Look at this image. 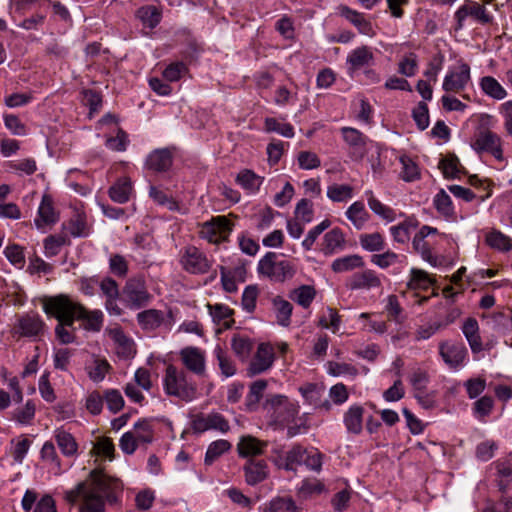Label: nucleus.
I'll return each mask as SVG.
<instances>
[{"label":"nucleus","mask_w":512,"mask_h":512,"mask_svg":"<svg viewBox=\"0 0 512 512\" xmlns=\"http://www.w3.org/2000/svg\"><path fill=\"white\" fill-rule=\"evenodd\" d=\"M122 491L120 479L108 475L101 468H95L84 481L66 491L64 499L71 505L81 500L79 512H105L106 503H116Z\"/></svg>","instance_id":"obj_1"},{"label":"nucleus","mask_w":512,"mask_h":512,"mask_svg":"<svg viewBox=\"0 0 512 512\" xmlns=\"http://www.w3.org/2000/svg\"><path fill=\"white\" fill-rule=\"evenodd\" d=\"M164 391L169 396H174L182 401L190 402L196 398L197 385L183 369L173 364L166 367L163 377Z\"/></svg>","instance_id":"obj_2"},{"label":"nucleus","mask_w":512,"mask_h":512,"mask_svg":"<svg viewBox=\"0 0 512 512\" xmlns=\"http://www.w3.org/2000/svg\"><path fill=\"white\" fill-rule=\"evenodd\" d=\"M258 273L273 282L283 283L291 279L295 273V266L287 260H278L275 252H267L258 263Z\"/></svg>","instance_id":"obj_3"},{"label":"nucleus","mask_w":512,"mask_h":512,"mask_svg":"<svg viewBox=\"0 0 512 512\" xmlns=\"http://www.w3.org/2000/svg\"><path fill=\"white\" fill-rule=\"evenodd\" d=\"M79 304V301L74 300L67 294L45 296L42 299L44 312L57 321L74 322V315L77 313Z\"/></svg>","instance_id":"obj_4"},{"label":"nucleus","mask_w":512,"mask_h":512,"mask_svg":"<svg viewBox=\"0 0 512 512\" xmlns=\"http://www.w3.org/2000/svg\"><path fill=\"white\" fill-rule=\"evenodd\" d=\"M234 224L227 216L219 215L201 224L199 236L211 244H219L228 240Z\"/></svg>","instance_id":"obj_5"},{"label":"nucleus","mask_w":512,"mask_h":512,"mask_svg":"<svg viewBox=\"0 0 512 512\" xmlns=\"http://www.w3.org/2000/svg\"><path fill=\"white\" fill-rule=\"evenodd\" d=\"M264 408L271 412L275 422L281 425H288L295 421L299 413V406L290 402L286 396L273 395L266 399Z\"/></svg>","instance_id":"obj_6"},{"label":"nucleus","mask_w":512,"mask_h":512,"mask_svg":"<svg viewBox=\"0 0 512 512\" xmlns=\"http://www.w3.org/2000/svg\"><path fill=\"white\" fill-rule=\"evenodd\" d=\"M47 325L36 312H29L17 317L12 334L19 337L40 339L44 336Z\"/></svg>","instance_id":"obj_7"},{"label":"nucleus","mask_w":512,"mask_h":512,"mask_svg":"<svg viewBox=\"0 0 512 512\" xmlns=\"http://www.w3.org/2000/svg\"><path fill=\"white\" fill-rule=\"evenodd\" d=\"M191 428L195 433H204L208 430L219 431L223 434L229 432V421L219 412L198 413L191 419Z\"/></svg>","instance_id":"obj_8"},{"label":"nucleus","mask_w":512,"mask_h":512,"mask_svg":"<svg viewBox=\"0 0 512 512\" xmlns=\"http://www.w3.org/2000/svg\"><path fill=\"white\" fill-rule=\"evenodd\" d=\"M471 146L478 153L487 152L497 160H503L502 140L498 134L487 128L475 134Z\"/></svg>","instance_id":"obj_9"},{"label":"nucleus","mask_w":512,"mask_h":512,"mask_svg":"<svg viewBox=\"0 0 512 512\" xmlns=\"http://www.w3.org/2000/svg\"><path fill=\"white\" fill-rule=\"evenodd\" d=\"M181 265L191 274H205L211 268V262L206 255L195 246L186 247L181 255Z\"/></svg>","instance_id":"obj_10"},{"label":"nucleus","mask_w":512,"mask_h":512,"mask_svg":"<svg viewBox=\"0 0 512 512\" xmlns=\"http://www.w3.org/2000/svg\"><path fill=\"white\" fill-rule=\"evenodd\" d=\"M275 360L274 348L269 343H260L246 369L249 377L262 374L269 370Z\"/></svg>","instance_id":"obj_11"},{"label":"nucleus","mask_w":512,"mask_h":512,"mask_svg":"<svg viewBox=\"0 0 512 512\" xmlns=\"http://www.w3.org/2000/svg\"><path fill=\"white\" fill-rule=\"evenodd\" d=\"M341 134L349 147V157L353 161H361L367 154L368 137L356 128L342 127Z\"/></svg>","instance_id":"obj_12"},{"label":"nucleus","mask_w":512,"mask_h":512,"mask_svg":"<svg viewBox=\"0 0 512 512\" xmlns=\"http://www.w3.org/2000/svg\"><path fill=\"white\" fill-rule=\"evenodd\" d=\"M470 79V66L459 61L458 66L449 70L444 77L442 88L446 92L459 93L466 88Z\"/></svg>","instance_id":"obj_13"},{"label":"nucleus","mask_w":512,"mask_h":512,"mask_svg":"<svg viewBox=\"0 0 512 512\" xmlns=\"http://www.w3.org/2000/svg\"><path fill=\"white\" fill-rule=\"evenodd\" d=\"M274 453L276 457L273 462L279 469L296 472L297 468L303 464L306 448L300 444H294L287 452L274 450Z\"/></svg>","instance_id":"obj_14"},{"label":"nucleus","mask_w":512,"mask_h":512,"mask_svg":"<svg viewBox=\"0 0 512 512\" xmlns=\"http://www.w3.org/2000/svg\"><path fill=\"white\" fill-rule=\"evenodd\" d=\"M470 16L481 24H488L492 21V17L487 13L485 7L474 1H466L455 12L456 30H460L464 26L465 19Z\"/></svg>","instance_id":"obj_15"},{"label":"nucleus","mask_w":512,"mask_h":512,"mask_svg":"<svg viewBox=\"0 0 512 512\" xmlns=\"http://www.w3.org/2000/svg\"><path fill=\"white\" fill-rule=\"evenodd\" d=\"M124 293L132 309H139L147 305L151 299V295L146 289L145 282L141 278L129 279L125 285Z\"/></svg>","instance_id":"obj_16"},{"label":"nucleus","mask_w":512,"mask_h":512,"mask_svg":"<svg viewBox=\"0 0 512 512\" xmlns=\"http://www.w3.org/2000/svg\"><path fill=\"white\" fill-rule=\"evenodd\" d=\"M180 359L184 367L193 374L204 377L206 375L205 353L198 347H185L180 351Z\"/></svg>","instance_id":"obj_17"},{"label":"nucleus","mask_w":512,"mask_h":512,"mask_svg":"<svg viewBox=\"0 0 512 512\" xmlns=\"http://www.w3.org/2000/svg\"><path fill=\"white\" fill-rule=\"evenodd\" d=\"M439 354L452 369L460 367L467 356V349L461 342L443 341L439 344Z\"/></svg>","instance_id":"obj_18"},{"label":"nucleus","mask_w":512,"mask_h":512,"mask_svg":"<svg viewBox=\"0 0 512 512\" xmlns=\"http://www.w3.org/2000/svg\"><path fill=\"white\" fill-rule=\"evenodd\" d=\"M81 322V327L87 331L99 332L103 325V313L100 310H89L79 304L74 322Z\"/></svg>","instance_id":"obj_19"},{"label":"nucleus","mask_w":512,"mask_h":512,"mask_svg":"<svg viewBox=\"0 0 512 512\" xmlns=\"http://www.w3.org/2000/svg\"><path fill=\"white\" fill-rule=\"evenodd\" d=\"M374 63V53L371 47L363 45L352 50L347 57L349 73H354Z\"/></svg>","instance_id":"obj_20"},{"label":"nucleus","mask_w":512,"mask_h":512,"mask_svg":"<svg viewBox=\"0 0 512 512\" xmlns=\"http://www.w3.org/2000/svg\"><path fill=\"white\" fill-rule=\"evenodd\" d=\"M245 481L250 486H255L269 476V468L265 460L249 459L244 467Z\"/></svg>","instance_id":"obj_21"},{"label":"nucleus","mask_w":512,"mask_h":512,"mask_svg":"<svg viewBox=\"0 0 512 512\" xmlns=\"http://www.w3.org/2000/svg\"><path fill=\"white\" fill-rule=\"evenodd\" d=\"M338 9L340 15L354 25L359 33L369 37H373L375 35L371 22L364 17L363 13L351 9L346 5H340Z\"/></svg>","instance_id":"obj_22"},{"label":"nucleus","mask_w":512,"mask_h":512,"mask_svg":"<svg viewBox=\"0 0 512 512\" xmlns=\"http://www.w3.org/2000/svg\"><path fill=\"white\" fill-rule=\"evenodd\" d=\"M381 285V279L378 277L376 272L371 269L354 273L347 284L348 288L351 290H369L372 288H378Z\"/></svg>","instance_id":"obj_23"},{"label":"nucleus","mask_w":512,"mask_h":512,"mask_svg":"<svg viewBox=\"0 0 512 512\" xmlns=\"http://www.w3.org/2000/svg\"><path fill=\"white\" fill-rule=\"evenodd\" d=\"M173 164V154L169 148L155 149L152 151L145 162L147 169L154 172H166Z\"/></svg>","instance_id":"obj_24"},{"label":"nucleus","mask_w":512,"mask_h":512,"mask_svg":"<svg viewBox=\"0 0 512 512\" xmlns=\"http://www.w3.org/2000/svg\"><path fill=\"white\" fill-rule=\"evenodd\" d=\"M400 216L404 217V220L391 226L389 230L395 242L405 244L410 240L411 232L419 226V221L414 215L406 216L400 213Z\"/></svg>","instance_id":"obj_25"},{"label":"nucleus","mask_w":512,"mask_h":512,"mask_svg":"<svg viewBox=\"0 0 512 512\" xmlns=\"http://www.w3.org/2000/svg\"><path fill=\"white\" fill-rule=\"evenodd\" d=\"M268 443L261 441L258 438L246 435L242 436L237 444V451L240 457L247 458L259 456L264 453Z\"/></svg>","instance_id":"obj_26"},{"label":"nucleus","mask_w":512,"mask_h":512,"mask_svg":"<svg viewBox=\"0 0 512 512\" xmlns=\"http://www.w3.org/2000/svg\"><path fill=\"white\" fill-rule=\"evenodd\" d=\"M136 319L142 330L152 332L163 324L165 317L161 310L147 309L139 312Z\"/></svg>","instance_id":"obj_27"},{"label":"nucleus","mask_w":512,"mask_h":512,"mask_svg":"<svg viewBox=\"0 0 512 512\" xmlns=\"http://www.w3.org/2000/svg\"><path fill=\"white\" fill-rule=\"evenodd\" d=\"M462 332L473 353H479L483 350L482 339L479 333V324L475 318L469 317L464 321L462 325Z\"/></svg>","instance_id":"obj_28"},{"label":"nucleus","mask_w":512,"mask_h":512,"mask_svg":"<svg viewBox=\"0 0 512 512\" xmlns=\"http://www.w3.org/2000/svg\"><path fill=\"white\" fill-rule=\"evenodd\" d=\"M133 186L130 178H119L108 190L110 199L116 203L123 204L130 200Z\"/></svg>","instance_id":"obj_29"},{"label":"nucleus","mask_w":512,"mask_h":512,"mask_svg":"<svg viewBox=\"0 0 512 512\" xmlns=\"http://www.w3.org/2000/svg\"><path fill=\"white\" fill-rule=\"evenodd\" d=\"M110 334L116 344V353L119 357L129 359L134 356L136 353L134 342L125 335L122 329H113Z\"/></svg>","instance_id":"obj_30"},{"label":"nucleus","mask_w":512,"mask_h":512,"mask_svg":"<svg viewBox=\"0 0 512 512\" xmlns=\"http://www.w3.org/2000/svg\"><path fill=\"white\" fill-rule=\"evenodd\" d=\"M263 181L264 177L257 175L251 169H242L235 178L236 184L250 194L258 192Z\"/></svg>","instance_id":"obj_31"},{"label":"nucleus","mask_w":512,"mask_h":512,"mask_svg":"<svg viewBox=\"0 0 512 512\" xmlns=\"http://www.w3.org/2000/svg\"><path fill=\"white\" fill-rule=\"evenodd\" d=\"M136 18L149 29L158 26L162 19V10L155 5H144L137 9Z\"/></svg>","instance_id":"obj_32"},{"label":"nucleus","mask_w":512,"mask_h":512,"mask_svg":"<svg viewBox=\"0 0 512 512\" xmlns=\"http://www.w3.org/2000/svg\"><path fill=\"white\" fill-rule=\"evenodd\" d=\"M317 290L313 285H301L289 292V298L303 309L310 308L316 298Z\"/></svg>","instance_id":"obj_33"},{"label":"nucleus","mask_w":512,"mask_h":512,"mask_svg":"<svg viewBox=\"0 0 512 512\" xmlns=\"http://www.w3.org/2000/svg\"><path fill=\"white\" fill-rule=\"evenodd\" d=\"M207 308L213 321L217 325H222L226 329L231 328L234 323V319L232 318L234 311L229 306L218 303H208Z\"/></svg>","instance_id":"obj_34"},{"label":"nucleus","mask_w":512,"mask_h":512,"mask_svg":"<svg viewBox=\"0 0 512 512\" xmlns=\"http://www.w3.org/2000/svg\"><path fill=\"white\" fill-rule=\"evenodd\" d=\"M57 220L58 216L54 211L51 197L44 195L38 209V217L35 219V225L41 228L44 225L54 224Z\"/></svg>","instance_id":"obj_35"},{"label":"nucleus","mask_w":512,"mask_h":512,"mask_svg":"<svg viewBox=\"0 0 512 512\" xmlns=\"http://www.w3.org/2000/svg\"><path fill=\"white\" fill-rule=\"evenodd\" d=\"M273 310L276 321L280 326L288 327L291 324L293 305L281 296H276L272 300Z\"/></svg>","instance_id":"obj_36"},{"label":"nucleus","mask_w":512,"mask_h":512,"mask_svg":"<svg viewBox=\"0 0 512 512\" xmlns=\"http://www.w3.org/2000/svg\"><path fill=\"white\" fill-rule=\"evenodd\" d=\"M54 437L61 453L64 456L74 457L77 455L78 443L71 433L63 429H57Z\"/></svg>","instance_id":"obj_37"},{"label":"nucleus","mask_w":512,"mask_h":512,"mask_svg":"<svg viewBox=\"0 0 512 512\" xmlns=\"http://www.w3.org/2000/svg\"><path fill=\"white\" fill-rule=\"evenodd\" d=\"M63 231H66L73 237H87L90 234V228L85 215L77 213L72 216L63 224Z\"/></svg>","instance_id":"obj_38"},{"label":"nucleus","mask_w":512,"mask_h":512,"mask_svg":"<svg viewBox=\"0 0 512 512\" xmlns=\"http://www.w3.org/2000/svg\"><path fill=\"white\" fill-rule=\"evenodd\" d=\"M363 407L359 405L351 406L344 414V424L348 432L360 434L363 428Z\"/></svg>","instance_id":"obj_39"},{"label":"nucleus","mask_w":512,"mask_h":512,"mask_svg":"<svg viewBox=\"0 0 512 512\" xmlns=\"http://www.w3.org/2000/svg\"><path fill=\"white\" fill-rule=\"evenodd\" d=\"M345 238L340 228H334L327 232L323 238V252L326 255L333 254L344 246Z\"/></svg>","instance_id":"obj_40"},{"label":"nucleus","mask_w":512,"mask_h":512,"mask_svg":"<svg viewBox=\"0 0 512 512\" xmlns=\"http://www.w3.org/2000/svg\"><path fill=\"white\" fill-rule=\"evenodd\" d=\"M267 385L268 383L264 379H259L251 383L245 402V405L249 411L256 410L267 388Z\"/></svg>","instance_id":"obj_41"},{"label":"nucleus","mask_w":512,"mask_h":512,"mask_svg":"<svg viewBox=\"0 0 512 512\" xmlns=\"http://www.w3.org/2000/svg\"><path fill=\"white\" fill-rule=\"evenodd\" d=\"M480 88L487 96L502 100L507 96L505 88L492 76H484L480 79Z\"/></svg>","instance_id":"obj_42"},{"label":"nucleus","mask_w":512,"mask_h":512,"mask_svg":"<svg viewBox=\"0 0 512 512\" xmlns=\"http://www.w3.org/2000/svg\"><path fill=\"white\" fill-rule=\"evenodd\" d=\"M485 241L489 247L502 252H508L512 249V239L496 229L487 233Z\"/></svg>","instance_id":"obj_43"},{"label":"nucleus","mask_w":512,"mask_h":512,"mask_svg":"<svg viewBox=\"0 0 512 512\" xmlns=\"http://www.w3.org/2000/svg\"><path fill=\"white\" fill-rule=\"evenodd\" d=\"M364 266L363 258L360 255H348L337 258L332 262L331 268L335 273L351 271Z\"/></svg>","instance_id":"obj_44"},{"label":"nucleus","mask_w":512,"mask_h":512,"mask_svg":"<svg viewBox=\"0 0 512 512\" xmlns=\"http://www.w3.org/2000/svg\"><path fill=\"white\" fill-rule=\"evenodd\" d=\"M366 195L368 196V205L369 208L378 216L386 220L387 222H393L396 219V212L389 206L383 204L380 200H378L372 191H367Z\"/></svg>","instance_id":"obj_45"},{"label":"nucleus","mask_w":512,"mask_h":512,"mask_svg":"<svg viewBox=\"0 0 512 512\" xmlns=\"http://www.w3.org/2000/svg\"><path fill=\"white\" fill-rule=\"evenodd\" d=\"M366 195L368 196V205L369 208L378 216L386 220L387 222H393L396 219V212L389 206L383 204L380 200H378L372 191H367Z\"/></svg>","instance_id":"obj_46"},{"label":"nucleus","mask_w":512,"mask_h":512,"mask_svg":"<svg viewBox=\"0 0 512 512\" xmlns=\"http://www.w3.org/2000/svg\"><path fill=\"white\" fill-rule=\"evenodd\" d=\"M346 216L357 229H361L369 219V214L360 201H356L349 206Z\"/></svg>","instance_id":"obj_47"},{"label":"nucleus","mask_w":512,"mask_h":512,"mask_svg":"<svg viewBox=\"0 0 512 512\" xmlns=\"http://www.w3.org/2000/svg\"><path fill=\"white\" fill-rule=\"evenodd\" d=\"M263 512H302V509L291 497H275Z\"/></svg>","instance_id":"obj_48"},{"label":"nucleus","mask_w":512,"mask_h":512,"mask_svg":"<svg viewBox=\"0 0 512 512\" xmlns=\"http://www.w3.org/2000/svg\"><path fill=\"white\" fill-rule=\"evenodd\" d=\"M214 355L218 361V366L222 375L225 377H231L236 374L237 368L234 361L220 345L215 347Z\"/></svg>","instance_id":"obj_49"},{"label":"nucleus","mask_w":512,"mask_h":512,"mask_svg":"<svg viewBox=\"0 0 512 512\" xmlns=\"http://www.w3.org/2000/svg\"><path fill=\"white\" fill-rule=\"evenodd\" d=\"M130 432L139 444H149L154 438L152 425L147 419H142L135 423L133 430Z\"/></svg>","instance_id":"obj_50"},{"label":"nucleus","mask_w":512,"mask_h":512,"mask_svg":"<svg viewBox=\"0 0 512 512\" xmlns=\"http://www.w3.org/2000/svg\"><path fill=\"white\" fill-rule=\"evenodd\" d=\"M435 280H433L427 272L413 268L411 270V278L408 282V288L411 290H427L433 284Z\"/></svg>","instance_id":"obj_51"},{"label":"nucleus","mask_w":512,"mask_h":512,"mask_svg":"<svg viewBox=\"0 0 512 512\" xmlns=\"http://www.w3.org/2000/svg\"><path fill=\"white\" fill-rule=\"evenodd\" d=\"M231 347L236 356L244 361L250 356L253 342L248 337L237 334L231 339Z\"/></svg>","instance_id":"obj_52"},{"label":"nucleus","mask_w":512,"mask_h":512,"mask_svg":"<svg viewBox=\"0 0 512 512\" xmlns=\"http://www.w3.org/2000/svg\"><path fill=\"white\" fill-rule=\"evenodd\" d=\"M359 242L361 247L369 252L381 251L385 248V239L379 232L361 234Z\"/></svg>","instance_id":"obj_53"},{"label":"nucleus","mask_w":512,"mask_h":512,"mask_svg":"<svg viewBox=\"0 0 512 512\" xmlns=\"http://www.w3.org/2000/svg\"><path fill=\"white\" fill-rule=\"evenodd\" d=\"M189 73V67L183 61H174L166 66L162 76L169 82H176Z\"/></svg>","instance_id":"obj_54"},{"label":"nucleus","mask_w":512,"mask_h":512,"mask_svg":"<svg viewBox=\"0 0 512 512\" xmlns=\"http://www.w3.org/2000/svg\"><path fill=\"white\" fill-rule=\"evenodd\" d=\"M55 326V336L61 344H71L76 340L74 322L57 321Z\"/></svg>","instance_id":"obj_55"},{"label":"nucleus","mask_w":512,"mask_h":512,"mask_svg":"<svg viewBox=\"0 0 512 512\" xmlns=\"http://www.w3.org/2000/svg\"><path fill=\"white\" fill-rule=\"evenodd\" d=\"M232 445L228 440L219 439L212 442L206 451L205 454V464L211 465L216 459H218L222 454L228 452L231 449Z\"/></svg>","instance_id":"obj_56"},{"label":"nucleus","mask_w":512,"mask_h":512,"mask_svg":"<svg viewBox=\"0 0 512 512\" xmlns=\"http://www.w3.org/2000/svg\"><path fill=\"white\" fill-rule=\"evenodd\" d=\"M353 187L348 184H332L327 188V197L333 202H345L353 197Z\"/></svg>","instance_id":"obj_57"},{"label":"nucleus","mask_w":512,"mask_h":512,"mask_svg":"<svg viewBox=\"0 0 512 512\" xmlns=\"http://www.w3.org/2000/svg\"><path fill=\"white\" fill-rule=\"evenodd\" d=\"M400 163L402 164L401 178L406 182H413L420 179V169L415 161L408 156H401Z\"/></svg>","instance_id":"obj_58"},{"label":"nucleus","mask_w":512,"mask_h":512,"mask_svg":"<svg viewBox=\"0 0 512 512\" xmlns=\"http://www.w3.org/2000/svg\"><path fill=\"white\" fill-rule=\"evenodd\" d=\"M267 132H276L286 138L294 137V128L290 123L279 122L276 118L267 117L264 121Z\"/></svg>","instance_id":"obj_59"},{"label":"nucleus","mask_w":512,"mask_h":512,"mask_svg":"<svg viewBox=\"0 0 512 512\" xmlns=\"http://www.w3.org/2000/svg\"><path fill=\"white\" fill-rule=\"evenodd\" d=\"M418 69V57L414 52H410L402 57L398 64V72L406 77H412Z\"/></svg>","instance_id":"obj_60"},{"label":"nucleus","mask_w":512,"mask_h":512,"mask_svg":"<svg viewBox=\"0 0 512 512\" xmlns=\"http://www.w3.org/2000/svg\"><path fill=\"white\" fill-rule=\"evenodd\" d=\"M434 206L436 210L444 217H451L454 214V207L450 196L440 190L434 198Z\"/></svg>","instance_id":"obj_61"},{"label":"nucleus","mask_w":512,"mask_h":512,"mask_svg":"<svg viewBox=\"0 0 512 512\" xmlns=\"http://www.w3.org/2000/svg\"><path fill=\"white\" fill-rule=\"evenodd\" d=\"M459 160L454 155H449L441 159L439 163V168L442 170V173L447 179H454L459 176Z\"/></svg>","instance_id":"obj_62"},{"label":"nucleus","mask_w":512,"mask_h":512,"mask_svg":"<svg viewBox=\"0 0 512 512\" xmlns=\"http://www.w3.org/2000/svg\"><path fill=\"white\" fill-rule=\"evenodd\" d=\"M36 412V406L33 400H27L23 407H19L13 412V419L21 424L30 423Z\"/></svg>","instance_id":"obj_63"},{"label":"nucleus","mask_w":512,"mask_h":512,"mask_svg":"<svg viewBox=\"0 0 512 512\" xmlns=\"http://www.w3.org/2000/svg\"><path fill=\"white\" fill-rule=\"evenodd\" d=\"M103 395L110 412L115 414L124 407V398L119 390L107 389L104 391Z\"/></svg>","instance_id":"obj_64"}]
</instances>
